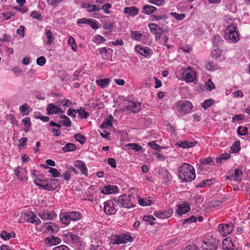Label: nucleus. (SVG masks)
<instances>
[{
    "label": "nucleus",
    "mask_w": 250,
    "mask_h": 250,
    "mask_svg": "<svg viewBox=\"0 0 250 250\" xmlns=\"http://www.w3.org/2000/svg\"><path fill=\"white\" fill-rule=\"evenodd\" d=\"M135 51L145 57H148L151 52V49L146 46L141 45H136L134 48Z\"/></svg>",
    "instance_id": "obj_18"
},
{
    "label": "nucleus",
    "mask_w": 250,
    "mask_h": 250,
    "mask_svg": "<svg viewBox=\"0 0 250 250\" xmlns=\"http://www.w3.org/2000/svg\"><path fill=\"white\" fill-rule=\"evenodd\" d=\"M39 215L42 220H53L57 216L54 212L47 210L40 211Z\"/></svg>",
    "instance_id": "obj_19"
},
{
    "label": "nucleus",
    "mask_w": 250,
    "mask_h": 250,
    "mask_svg": "<svg viewBox=\"0 0 250 250\" xmlns=\"http://www.w3.org/2000/svg\"><path fill=\"white\" fill-rule=\"evenodd\" d=\"M197 144V142H189L188 141H181L177 143L176 145L183 148H188L195 146Z\"/></svg>",
    "instance_id": "obj_28"
},
{
    "label": "nucleus",
    "mask_w": 250,
    "mask_h": 250,
    "mask_svg": "<svg viewBox=\"0 0 250 250\" xmlns=\"http://www.w3.org/2000/svg\"><path fill=\"white\" fill-rule=\"evenodd\" d=\"M132 241L131 236L128 234L122 233L115 237L113 244H122Z\"/></svg>",
    "instance_id": "obj_12"
},
{
    "label": "nucleus",
    "mask_w": 250,
    "mask_h": 250,
    "mask_svg": "<svg viewBox=\"0 0 250 250\" xmlns=\"http://www.w3.org/2000/svg\"><path fill=\"white\" fill-rule=\"evenodd\" d=\"M222 51L221 50L217 48L214 50H213L211 52V56L212 57L214 58H218L221 55Z\"/></svg>",
    "instance_id": "obj_59"
},
{
    "label": "nucleus",
    "mask_w": 250,
    "mask_h": 250,
    "mask_svg": "<svg viewBox=\"0 0 250 250\" xmlns=\"http://www.w3.org/2000/svg\"><path fill=\"white\" fill-rule=\"evenodd\" d=\"M245 115L243 114H237L233 116L232 118V122L233 123H239L240 121L244 120Z\"/></svg>",
    "instance_id": "obj_47"
},
{
    "label": "nucleus",
    "mask_w": 250,
    "mask_h": 250,
    "mask_svg": "<svg viewBox=\"0 0 250 250\" xmlns=\"http://www.w3.org/2000/svg\"><path fill=\"white\" fill-rule=\"evenodd\" d=\"M99 23L98 21L96 20L90 19L88 25H89L92 29L96 30L99 28Z\"/></svg>",
    "instance_id": "obj_53"
},
{
    "label": "nucleus",
    "mask_w": 250,
    "mask_h": 250,
    "mask_svg": "<svg viewBox=\"0 0 250 250\" xmlns=\"http://www.w3.org/2000/svg\"><path fill=\"white\" fill-rule=\"evenodd\" d=\"M148 2L158 6H162L166 4L165 0H148Z\"/></svg>",
    "instance_id": "obj_51"
},
{
    "label": "nucleus",
    "mask_w": 250,
    "mask_h": 250,
    "mask_svg": "<svg viewBox=\"0 0 250 250\" xmlns=\"http://www.w3.org/2000/svg\"><path fill=\"white\" fill-rule=\"evenodd\" d=\"M232 96L234 98H242L243 97L244 95L241 90H238L233 92Z\"/></svg>",
    "instance_id": "obj_64"
},
{
    "label": "nucleus",
    "mask_w": 250,
    "mask_h": 250,
    "mask_svg": "<svg viewBox=\"0 0 250 250\" xmlns=\"http://www.w3.org/2000/svg\"><path fill=\"white\" fill-rule=\"evenodd\" d=\"M130 34L131 38L136 41H141L143 37V35L138 31H131Z\"/></svg>",
    "instance_id": "obj_35"
},
{
    "label": "nucleus",
    "mask_w": 250,
    "mask_h": 250,
    "mask_svg": "<svg viewBox=\"0 0 250 250\" xmlns=\"http://www.w3.org/2000/svg\"><path fill=\"white\" fill-rule=\"evenodd\" d=\"M155 202V200L150 197H146L145 198H141L138 197V203L142 206H150Z\"/></svg>",
    "instance_id": "obj_26"
},
{
    "label": "nucleus",
    "mask_w": 250,
    "mask_h": 250,
    "mask_svg": "<svg viewBox=\"0 0 250 250\" xmlns=\"http://www.w3.org/2000/svg\"><path fill=\"white\" fill-rule=\"evenodd\" d=\"M26 220L28 222L32 224H35V225H38L41 223L40 220L32 211L27 212L26 213Z\"/></svg>",
    "instance_id": "obj_23"
},
{
    "label": "nucleus",
    "mask_w": 250,
    "mask_h": 250,
    "mask_svg": "<svg viewBox=\"0 0 250 250\" xmlns=\"http://www.w3.org/2000/svg\"><path fill=\"white\" fill-rule=\"evenodd\" d=\"M173 213V209L168 208L164 210H156L154 212V215L158 218L165 219L170 217Z\"/></svg>",
    "instance_id": "obj_15"
},
{
    "label": "nucleus",
    "mask_w": 250,
    "mask_h": 250,
    "mask_svg": "<svg viewBox=\"0 0 250 250\" xmlns=\"http://www.w3.org/2000/svg\"><path fill=\"white\" fill-rule=\"evenodd\" d=\"M105 41V39L100 35H95L92 39V42L97 44H99Z\"/></svg>",
    "instance_id": "obj_36"
},
{
    "label": "nucleus",
    "mask_w": 250,
    "mask_h": 250,
    "mask_svg": "<svg viewBox=\"0 0 250 250\" xmlns=\"http://www.w3.org/2000/svg\"><path fill=\"white\" fill-rule=\"evenodd\" d=\"M170 16L174 18L177 21H182L186 18L185 14H178L176 12H170Z\"/></svg>",
    "instance_id": "obj_41"
},
{
    "label": "nucleus",
    "mask_w": 250,
    "mask_h": 250,
    "mask_svg": "<svg viewBox=\"0 0 250 250\" xmlns=\"http://www.w3.org/2000/svg\"><path fill=\"white\" fill-rule=\"evenodd\" d=\"M68 43V44L71 46L72 49L74 51H76L77 50L78 46L73 37L71 36L69 37Z\"/></svg>",
    "instance_id": "obj_43"
},
{
    "label": "nucleus",
    "mask_w": 250,
    "mask_h": 250,
    "mask_svg": "<svg viewBox=\"0 0 250 250\" xmlns=\"http://www.w3.org/2000/svg\"><path fill=\"white\" fill-rule=\"evenodd\" d=\"M69 216L70 215H69L68 212L61 213L60 214V217L62 223L65 225H69L71 221Z\"/></svg>",
    "instance_id": "obj_30"
},
{
    "label": "nucleus",
    "mask_w": 250,
    "mask_h": 250,
    "mask_svg": "<svg viewBox=\"0 0 250 250\" xmlns=\"http://www.w3.org/2000/svg\"><path fill=\"white\" fill-rule=\"evenodd\" d=\"M197 221V217L194 215H191L184 220L183 223L185 224H190L192 223H195Z\"/></svg>",
    "instance_id": "obj_48"
},
{
    "label": "nucleus",
    "mask_w": 250,
    "mask_h": 250,
    "mask_svg": "<svg viewBox=\"0 0 250 250\" xmlns=\"http://www.w3.org/2000/svg\"><path fill=\"white\" fill-rule=\"evenodd\" d=\"M192 108V103L188 101H179L176 105L178 112L182 114H186L191 112Z\"/></svg>",
    "instance_id": "obj_7"
},
{
    "label": "nucleus",
    "mask_w": 250,
    "mask_h": 250,
    "mask_svg": "<svg viewBox=\"0 0 250 250\" xmlns=\"http://www.w3.org/2000/svg\"><path fill=\"white\" fill-rule=\"evenodd\" d=\"M45 34L46 40L44 42L46 45L50 46L55 39L53 36L52 32L48 27H46L45 29Z\"/></svg>",
    "instance_id": "obj_24"
},
{
    "label": "nucleus",
    "mask_w": 250,
    "mask_h": 250,
    "mask_svg": "<svg viewBox=\"0 0 250 250\" xmlns=\"http://www.w3.org/2000/svg\"><path fill=\"white\" fill-rule=\"evenodd\" d=\"M37 64L40 66H43L46 62V59L43 56L39 57L36 61Z\"/></svg>",
    "instance_id": "obj_60"
},
{
    "label": "nucleus",
    "mask_w": 250,
    "mask_h": 250,
    "mask_svg": "<svg viewBox=\"0 0 250 250\" xmlns=\"http://www.w3.org/2000/svg\"><path fill=\"white\" fill-rule=\"evenodd\" d=\"M240 150V146L239 143L235 142L230 148V151L231 153H237Z\"/></svg>",
    "instance_id": "obj_52"
},
{
    "label": "nucleus",
    "mask_w": 250,
    "mask_h": 250,
    "mask_svg": "<svg viewBox=\"0 0 250 250\" xmlns=\"http://www.w3.org/2000/svg\"><path fill=\"white\" fill-rule=\"evenodd\" d=\"M114 118L113 116H109L106 118L101 125L102 128H107L112 126Z\"/></svg>",
    "instance_id": "obj_33"
},
{
    "label": "nucleus",
    "mask_w": 250,
    "mask_h": 250,
    "mask_svg": "<svg viewBox=\"0 0 250 250\" xmlns=\"http://www.w3.org/2000/svg\"><path fill=\"white\" fill-rule=\"evenodd\" d=\"M85 7L86 9H87V11L89 13L98 12L101 9L100 7H98L96 5H92L90 4L86 5Z\"/></svg>",
    "instance_id": "obj_45"
},
{
    "label": "nucleus",
    "mask_w": 250,
    "mask_h": 250,
    "mask_svg": "<svg viewBox=\"0 0 250 250\" xmlns=\"http://www.w3.org/2000/svg\"><path fill=\"white\" fill-rule=\"evenodd\" d=\"M155 220L156 219L151 215H146L143 217V220L146 222H148L151 225L154 224L153 221Z\"/></svg>",
    "instance_id": "obj_55"
},
{
    "label": "nucleus",
    "mask_w": 250,
    "mask_h": 250,
    "mask_svg": "<svg viewBox=\"0 0 250 250\" xmlns=\"http://www.w3.org/2000/svg\"><path fill=\"white\" fill-rule=\"evenodd\" d=\"M110 80L108 78L101 79L96 81V83L102 88L107 87L110 83Z\"/></svg>",
    "instance_id": "obj_31"
},
{
    "label": "nucleus",
    "mask_w": 250,
    "mask_h": 250,
    "mask_svg": "<svg viewBox=\"0 0 250 250\" xmlns=\"http://www.w3.org/2000/svg\"><path fill=\"white\" fill-rule=\"evenodd\" d=\"M60 122L63 125L65 126H70L71 125V122L70 119L65 115L61 116Z\"/></svg>",
    "instance_id": "obj_38"
},
{
    "label": "nucleus",
    "mask_w": 250,
    "mask_h": 250,
    "mask_svg": "<svg viewBox=\"0 0 250 250\" xmlns=\"http://www.w3.org/2000/svg\"><path fill=\"white\" fill-rule=\"evenodd\" d=\"M213 43L216 46H219L222 43V39L219 35H214L213 39Z\"/></svg>",
    "instance_id": "obj_54"
},
{
    "label": "nucleus",
    "mask_w": 250,
    "mask_h": 250,
    "mask_svg": "<svg viewBox=\"0 0 250 250\" xmlns=\"http://www.w3.org/2000/svg\"><path fill=\"white\" fill-rule=\"evenodd\" d=\"M65 0H47V3L52 6H57Z\"/></svg>",
    "instance_id": "obj_62"
},
{
    "label": "nucleus",
    "mask_w": 250,
    "mask_h": 250,
    "mask_svg": "<svg viewBox=\"0 0 250 250\" xmlns=\"http://www.w3.org/2000/svg\"><path fill=\"white\" fill-rule=\"evenodd\" d=\"M76 149V146L72 143H67L63 147L62 150L64 152L73 151Z\"/></svg>",
    "instance_id": "obj_44"
},
{
    "label": "nucleus",
    "mask_w": 250,
    "mask_h": 250,
    "mask_svg": "<svg viewBox=\"0 0 250 250\" xmlns=\"http://www.w3.org/2000/svg\"><path fill=\"white\" fill-rule=\"evenodd\" d=\"M242 175L243 173L241 169L236 168L232 172L228 173L225 176V179L240 182L242 180Z\"/></svg>",
    "instance_id": "obj_11"
},
{
    "label": "nucleus",
    "mask_w": 250,
    "mask_h": 250,
    "mask_svg": "<svg viewBox=\"0 0 250 250\" xmlns=\"http://www.w3.org/2000/svg\"><path fill=\"white\" fill-rule=\"evenodd\" d=\"M15 233L14 232L8 233L6 231L3 230L0 233L1 237L5 240H9L11 238L14 237Z\"/></svg>",
    "instance_id": "obj_42"
},
{
    "label": "nucleus",
    "mask_w": 250,
    "mask_h": 250,
    "mask_svg": "<svg viewBox=\"0 0 250 250\" xmlns=\"http://www.w3.org/2000/svg\"><path fill=\"white\" fill-rule=\"evenodd\" d=\"M119 108L124 112L136 113L140 110L141 105L139 103H136L128 100H124L119 104Z\"/></svg>",
    "instance_id": "obj_3"
},
{
    "label": "nucleus",
    "mask_w": 250,
    "mask_h": 250,
    "mask_svg": "<svg viewBox=\"0 0 250 250\" xmlns=\"http://www.w3.org/2000/svg\"><path fill=\"white\" fill-rule=\"evenodd\" d=\"M29 109V106L26 104H25L20 107L19 110L20 112L23 115H27L30 112Z\"/></svg>",
    "instance_id": "obj_40"
},
{
    "label": "nucleus",
    "mask_w": 250,
    "mask_h": 250,
    "mask_svg": "<svg viewBox=\"0 0 250 250\" xmlns=\"http://www.w3.org/2000/svg\"><path fill=\"white\" fill-rule=\"evenodd\" d=\"M77 112L81 119H86L89 116V113L86 111L83 107H81L80 109H77Z\"/></svg>",
    "instance_id": "obj_39"
},
{
    "label": "nucleus",
    "mask_w": 250,
    "mask_h": 250,
    "mask_svg": "<svg viewBox=\"0 0 250 250\" xmlns=\"http://www.w3.org/2000/svg\"><path fill=\"white\" fill-rule=\"evenodd\" d=\"M138 9L134 6L126 7L124 9V13L130 17H134L138 14Z\"/></svg>",
    "instance_id": "obj_25"
},
{
    "label": "nucleus",
    "mask_w": 250,
    "mask_h": 250,
    "mask_svg": "<svg viewBox=\"0 0 250 250\" xmlns=\"http://www.w3.org/2000/svg\"><path fill=\"white\" fill-rule=\"evenodd\" d=\"M177 78L181 81H184L187 83H192L196 84L197 83V73L190 67L182 68L175 73Z\"/></svg>",
    "instance_id": "obj_1"
},
{
    "label": "nucleus",
    "mask_w": 250,
    "mask_h": 250,
    "mask_svg": "<svg viewBox=\"0 0 250 250\" xmlns=\"http://www.w3.org/2000/svg\"><path fill=\"white\" fill-rule=\"evenodd\" d=\"M14 172L19 180L22 182L27 180V170L25 168L19 167L14 170Z\"/></svg>",
    "instance_id": "obj_17"
},
{
    "label": "nucleus",
    "mask_w": 250,
    "mask_h": 250,
    "mask_svg": "<svg viewBox=\"0 0 250 250\" xmlns=\"http://www.w3.org/2000/svg\"><path fill=\"white\" fill-rule=\"evenodd\" d=\"M206 68L209 71H213L216 69V66L212 62H208L206 65Z\"/></svg>",
    "instance_id": "obj_63"
},
{
    "label": "nucleus",
    "mask_w": 250,
    "mask_h": 250,
    "mask_svg": "<svg viewBox=\"0 0 250 250\" xmlns=\"http://www.w3.org/2000/svg\"><path fill=\"white\" fill-rule=\"evenodd\" d=\"M239 136H244L248 133V128L245 126H240L237 128Z\"/></svg>",
    "instance_id": "obj_50"
},
{
    "label": "nucleus",
    "mask_w": 250,
    "mask_h": 250,
    "mask_svg": "<svg viewBox=\"0 0 250 250\" xmlns=\"http://www.w3.org/2000/svg\"><path fill=\"white\" fill-rule=\"evenodd\" d=\"M225 39L229 43H236L239 40V35L235 26L230 25L226 28Z\"/></svg>",
    "instance_id": "obj_4"
},
{
    "label": "nucleus",
    "mask_w": 250,
    "mask_h": 250,
    "mask_svg": "<svg viewBox=\"0 0 250 250\" xmlns=\"http://www.w3.org/2000/svg\"><path fill=\"white\" fill-rule=\"evenodd\" d=\"M125 146L127 148L133 149L135 151H142L143 149L141 146L136 143H129L126 144Z\"/></svg>",
    "instance_id": "obj_37"
},
{
    "label": "nucleus",
    "mask_w": 250,
    "mask_h": 250,
    "mask_svg": "<svg viewBox=\"0 0 250 250\" xmlns=\"http://www.w3.org/2000/svg\"><path fill=\"white\" fill-rule=\"evenodd\" d=\"M45 242L46 243L53 246L60 244L61 242V240L58 237L51 236L45 238Z\"/></svg>",
    "instance_id": "obj_29"
},
{
    "label": "nucleus",
    "mask_w": 250,
    "mask_h": 250,
    "mask_svg": "<svg viewBox=\"0 0 250 250\" xmlns=\"http://www.w3.org/2000/svg\"><path fill=\"white\" fill-rule=\"evenodd\" d=\"M219 233L223 236H226L229 234L233 229L232 224H221L218 227Z\"/></svg>",
    "instance_id": "obj_14"
},
{
    "label": "nucleus",
    "mask_w": 250,
    "mask_h": 250,
    "mask_svg": "<svg viewBox=\"0 0 250 250\" xmlns=\"http://www.w3.org/2000/svg\"><path fill=\"white\" fill-rule=\"evenodd\" d=\"M235 247L230 238L227 237L223 240L222 246L223 250H229Z\"/></svg>",
    "instance_id": "obj_22"
},
{
    "label": "nucleus",
    "mask_w": 250,
    "mask_h": 250,
    "mask_svg": "<svg viewBox=\"0 0 250 250\" xmlns=\"http://www.w3.org/2000/svg\"><path fill=\"white\" fill-rule=\"evenodd\" d=\"M49 173L51 174L52 176L54 178H57L60 176V173L58 171V170L54 168H49V170H48Z\"/></svg>",
    "instance_id": "obj_56"
},
{
    "label": "nucleus",
    "mask_w": 250,
    "mask_h": 250,
    "mask_svg": "<svg viewBox=\"0 0 250 250\" xmlns=\"http://www.w3.org/2000/svg\"><path fill=\"white\" fill-rule=\"evenodd\" d=\"M74 166L79 168L81 171L82 173L85 176H87L88 174V171L85 164L81 160H77L74 162Z\"/></svg>",
    "instance_id": "obj_21"
},
{
    "label": "nucleus",
    "mask_w": 250,
    "mask_h": 250,
    "mask_svg": "<svg viewBox=\"0 0 250 250\" xmlns=\"http://www.w3.org/2000/svg\"><path fill=\"white\" fill-rule=\"evenodd\" d=\"M99 55L103 60H108L110 57L109 51L105 47L101 48L98 49Z\"/></svg>",
    "instance_id": "obj_27"
},
{
    "label": "nucleus",
    "mask_w": 250,
    "mask_h": 250,
    "mask_svg": "<svg viewBox=\"0 0 250 250\" xmlns=\"http://www.w3.org/2000/svg\"><path fill=\"white\" fill-rule=\"evenodd\" d=\"M76 140L81 144H83L85 142V139L83 136L81 134H77L75 135Z\"/></svg>",
    "instance_id": "obj_61"
},
{
    "label": "nucleus",
    "mask_w": 250,
    "mask_h": 250,
    "mask_svg": "<svg viewBox=\"0 0 250 250\" xmlns=\"http://www.w3.org/2000/svg\"><path fill=\"white\" fill-rule=\"evenodd\" d=\"M34 184L39 188L52 191L56 188V187L50 182L46 178L35 179Z\"/></svg>",
    "instance_id": "obj_6"
},
{
    "label": "nucleus",
    "mask_w": 250,
    "mask_h": 250,
    "mask_svg": "<svg viewBox=\"0 0 250 250\" xmlns=\"http://www.w3.org/2000/svg\"><path fill=\"white\" fill-rule=\"evenodd\" d=\"M111 7V4L109 3H106L102 6L101 9L103 10L105 14H108L110 13L109 9H110Z\"/></svg>",
    "instance_id": "obj_58"
},
{
    "label": "nucleus",
    "mask_w": 250,
    "mask_h": 250,
    "mask_svg": "<svg viewBox=\"0 0 250 250\" xmlns=\"http://www.w3.org/2000/svg\"><path fill=\"white\" fill-rule=\"evenodd\" d=\"M214 103V101L213 99H208L202 103L201 106L204 109H207L208 107L213 104Z\"/></svg>",
    "instance_id": "obj_46"
},
{
    "label": "nucleus",
    "mask_w": 250,
    "mask_h": 250,
    "mask_svg": "<svg viewBox=\"0 0 250 250\" xmlns=\"http://www.w3.org/2000/svg\"><path fill=\"white\" fill-rule=\"evenodd\" d=\"M118 191V187L114 185H108L104 186L101 189V192L104 194H110Z\"/></svg>",
    "instance_id": "obj_20"
},
{
    "label": "nucleus",
    "mask_w": 250,
    "mask_h": 250,
    "mask_svg": "<svg viewBox=\"0 0 250 250\" xmlns=\"http://www.w3.org/2000/svg\"><path fill=\"white\" fill-rule=\"evenodd\" d=\"M178 172L179 177L184 182L191 181L196 177L193 167L187 163L183 164L179 167Z\"/></svg>",
    "instance_id": "obj_2"
},
{
    "label": "nucleus",
    "mask_w": 250,
    "mask_h": 250,
    "mask_svg": "<svg viewBox=\"0 0 250 250\" xmlns=\"http://www.w3.org/2000/svg\"><path fill=\"white\" fill-rule=\"evenodd\" d=\"M156 10L157 8L155 7L150 5H145L143 8V12L147 15L153 13Z\"/></svg>",
    "instance_id": "obj_34"
},
{
    "label": "nucleus",
    "mask_w": 250,
    "mask_h": 250,
    "mask_svg": "<svg viewBox=\"0 0 250 250\" xmlns=\"http://www.w3.org/2000/svg\"><path fill=\"white\" fill-rule=\"evenodd\" d=\"M190 210V204L187 202H184L177 206L175 213L179 216H182Z\"/></svg>",
    "instance_id": "obj_13"
},
{
    "label": "nucleus",
    "mask_w": 250,
    "mask_h": 250,
    "mask_svg": "<svg viewBox=\"0 0 250 250\" xmlns=\"http://www.w3.org/2000/svg\"><path fill=\"white\" fill-rule=\"evenodd\" d=\"M71 221H77L80 220L83 216L82 214L78 211L68 212Z\"/></svg>",
    "instance_id": "obj_32"
},
{
    "label": "nucleus",
    "mask_w": 250,
    "mask_h": 250,
    "mask_svg": "<svg viewBox=\"0 0 250 250\" xmlns=\"http://www.w3.org/2000/svg\"><path fill=\"white\" fill-rule=\"evenodd\" d=\"M205 86L207 89H208L209 91L215 88V85L210 79H208L205 83Z\"/></svg>",
    "instance_id": "obj_57"
},
{
    "label": "nucleus",
    "mask_w": 250,
    "mask_h": 250,
    "mask_svg": "<svg viewBox=\"0 0 250 250\" xmlns=\"http://www.w3.org/2000/svg\"><path fill=\"white\" fill-rule=\"evenodd\" d=\"M134 199V198L130 195L124 194L120 196L118 199H116L115 202L124 208H129L135 207Z\"/></svg>",
    "instance_id": "obj_5"
},
{
    "label": "nucleus",
    "mask_w": 250,
    "mask_h": 250,
    "mask_svg": "<svg viewBox=\"0 0 250 250\" xmlns=\"http://www.w3.org/2000/svg\"><path fill=\"white\" fill-rule=\"evenodd\" d=\"M47 113L48 115L57 114L59 113H63L64 111L62 109L59 105H55L53 104H49L46 108Z\"/></svg>",
    "instance_id": "obj_16"
},
{
    "label": "nucleus",
    "mask_w": 250,
    "mask_h": 250,
    "mask_svg": "<svg viewBox=\"0 0 250 250\" xmlns=\"http://www.w3.org/2000/svg\"><path fill=\"white\" fill-rule=\"evenodd\" d=\"M115 199L109 200L104 203V211L107 215H113L115 214L118 208L115 204Z\"/></svg>",
    "instance_id": "obj_8"
},
{
    "label": "nucleus",
    "mask_w": 250,
    "mask_h": 250,
    "mask_svg": "<svg viewBox=\"0 0 250 250\" xmlns=\"http://www.w3.org/2000/svg\"><path fill=\"white\" fill-rule=\"evenodd\" d=\"M59 227L55 223L47 222L42 225L41 230L48 234H54L58 232Z\"/></svg>",
    "instance_id": "obj_9"
},
{
    "label": "nucleus",
    "mask_w": 250,
    "mask_h": 250,
    "mask_svg": "<svg viewBox=\"0 0 250 250\" xmlns=\"http://www.w3.org/2000/svg\"><path fill=\"white\" fill-rule=\"evenodd\" d=\"M218 246V241L210 236L204 241L203 247L207 250H216Z\"/></svg>",
    "instance_id": "obj_10"
},
{
    "label": "nucleus",
    "mask_w": 250,
    "mask_h": 250,
    "mask_svg": "<svg viewBox=\"0 0 250 250\" xmlns=\"http://www.w3.org/2000/svg\"><path fill=\"white\" fill-rule=\"evenodd\" d=\"M230 155L228 153H223L220 155V157L216 159L218 163H221L223 160H227L229 159Z\"/></svg>",
    "instance_id": "obj_49"
}]
</instances>
